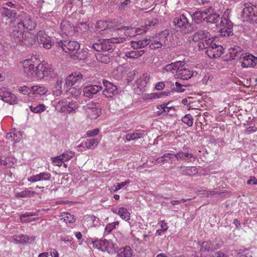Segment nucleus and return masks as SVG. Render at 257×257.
Returning a JSON list of instances; mask_svg holds the SVG:
<instances>
[{
    "instance_id": "nucleus-1",
    "label": "nucleus",
    "mask_w": 257,
    "mask_h": 257,
    "mask_svg": "<svg viewBox=\"0 0 257 257\" xmlns=\"http://www.w3.org/2000/svg\"><path fill=\"white\" fill-rule=\"evenodd\" d=\"M207 16L206 22L215 24L217 27L221 28L220 33L224 36H229L233 35V25L229 19L230 11L226 10L222 17L212 7L207 8Z\"/></svg>"
},
{
    "instance_id": "nucleus-2",
    "label": "nucleus",
    "mask_w": 257,
    "mask_h": 257,
    "mask_svg": "<svg viewBox=\"0 0 257 257\" xmlns=\"http://www.w3.org/2000/svg\"><path fill=\"white\" fill-rule=\"evenodd\" d=\"M192 40L198 42L199 50H203L205 46H209L212 39L207 30H199L193 35Z\"/></svg>"
},
{
    "instance_id": "nucleus-3",
    "label": "nucleus",
    "mask_w": 257,
    "mask_h": 257,
    "mask_svg": "<svg viewBox=\"0 0 257 257\" xmlns=\"http://www.w3.org/2000/svg\"><path fill=\"white\" fill-rule=\"evenodd\" d=\"M93 246L102 251L107 252L109 254L116 252L117 246L106 239H96L92 241Z\"/></svg>"
},
{
    "instance_id": "nucleus-4",
    "label": "nucleus",
    "mask_w": 257,
    "mask_h": 257,
    "mask_svg": "<svg viewBox=\"0 0 257 257\" xmlns=\"http://www.w3.org/2000/svg\"><path fill=\"white\" fill-rule=\"evenodd\" d=\"M170 35L169 30H165L161 33L157 34L151 40V44L150 48L152 49L160 48L162 47H165L167 45L168 37Z\"/></svg>"
},
{
    "instance_id": "nucleus-5",
    "label": "nucleus",
    "mask_w": 257,
    "mask_h": 257,
    "mask_svg": "<svg viewBox=\"0 0 257 257\" xmlns=\"http://www.w3.org/2000/svg\"><path fill=\"white\" fill-rule=\"evenodd\" d=\"M241 17L246 21L257 23V7L250 4H245Z\"/></svg>"
},
{
    "instance_id": "nucleus-6",
    "label": "nucleus",
    "mask_w": 257,
    "mask_h": 257,
    "mask_svg": "<svg viewBox=\"0 0 257 257\" xmlns=\"http://www.w3.org/2000/svg\"><path fill=\"white\" fill-rule=\"evenodd\" d=\"M37 61L36 58L26 59L22 62L23 72L25 76L29 78H34L36 75Z\"/></svg>"
},
{
    "instance_id": "nucleus-7",
    "label": "nucleus",
    "mask_w": 257,
    "mask_h": 257,
    "mask_svg": "<svg viewBox=\"0 0 257 257\" xmlns=\"http://www.w3.org/2000/svg\"><path fill=\"white\" fill-rule=\"evenodd\" d=\"M108 39L103 41L99 40L98 42L92 44L90 48L98 52H111L115 48V45Z\"/></svg>"
},
{
    "instance_id": "nucleus-8",
    "label": "nucleus",
    "mask_w": 257,
    "mask_h": 257,
    "mask_svg": "<svg viewBox=\"0 0 257 257\" xmlns=\"http://www.w3.org/2000/svg\"><path fill=\"white\" fill-rule=\"evenodd\" d=\"M57 44L63 51L69 53L70 55L80 48V44L75 41L63 40L57 41Z\"/></svg>"
},
{
    "instance_id": "nucleus-9",
    "label": "nucleus",
    "mask_w": 257,
    "mask_h": 257,
    "mask_svg": "<svg viewBox=\"0 0 257 257\" xmlns=\"http://www.w3.org/2000/svg\"><path fill=\"white\" fill-rule=\"evenodd\" d=\"M16 25H17V28L23 31L25 29L32 31L36 27L34 20L25 13L21 15V21L17 22Z\"/></svg>"
},
{
    "instance_id": "nucleus-10",
    "label": "nucleus",
    "mask_w": 257,
    "mask_h": 257,
    "mask_svg": "<svg viewBox=\"0 0 257 257\" xmlns=\"http://www.w3.org/2000/svg\"><path fill=\"white\" fill-rule=\"evenodd\" d=\"M209 46H205L204 49H206V54L210 58H215L219 57L223 53V48L220 45H217L211 40Z\"/></svg>"
},
{
    "instance_id": "nucleus-11",
    "label": "nucleus",
    "mask_w": 257,
    "mask_h": 257,
    "mask_svg": "<svg viewBox=\"0 0 257 257\" xmlns=\"http://www.w3.org/2000/svg\"><path fill=\"white\" fill-rule=\"evenodd\" d=\"M109 30V32H110L109 34V36H107L109 40H110V42H112L114 44L115 43H122L125 40V38L124 37V34L123 33V29L122 27L120 28H114V26Z\"/></svg>"
},
{
    "instance_id": "nucleus-12",
    "label": "nucleus",
    "mask_w": 257,
    "mask_h": 257,
    "mask_svg": "<svg viewBox=\"0 0 257 257\" xmlns=\"http://www.w3.org/2000/svg\"><path fill=\"white\" fill-rule=\"evenodd\" d=\"M82 75L80 72L72 73L65 79V84L66 86L71 87L75 86L76 87L82 82Z\"/></svg>"
},
{
    "instance_id": "nucleus-13",
    "label": "nucleus",
    "mask_w": 257,
    "mask_h": 257,
    "mask_svg": "<svg viewBox=\"0 0 257 257\" xmlns=\"http://www.w3.org/2000/svg\"><path fill=\"white\" fill-rule=\"evenodd\" d=\"M103 84L105 87L103 91V95L106 98H112L118 93L116 86L113 85L111 82L106 80H103Z\"/></svg>"
},
{
    "instance_id": "nucleus-14",
    "label": "nucleus",
    "mask_w": 257,
    "mask_h": 257,
    "mask_svg": "<svg viewBox=\"0 0 257 257\" xmlns=\"http://www.w3.org/2000/svg\"><path fill=\"white\" fill-rule=\"evenodd\" d=\"M36 38L38 43L42 44L44 48L48 49L51 48V39L44 31H39L36 34Z\"/></svg>"
},
{
    "instance_id": "nucleus-15",
    "label": "nucleus",
    "mask_w": 257,
    "mask_h": 257,
    "mask_svg": "<svg viewBox=\"0 0 257 257\" xmlns=\"http://www.w3.org/2000/svg\"><path fill=\"white\" fill-rule=\"evenodd\" d=\"M24 31L17 28V25H15L10 37L12 42L17 44L22 45L24 41Z\"/></svg>"
},
{
    "instance_id": "nucleus-16",
    "label": "nucleus",
    "mask_w": 257,
    "mask_h": 257,
    "mask_svg": "<svg viewBox=\"0 0 257 257\" xmlns=\"http://www.w3.org/2000/svg\"><path fill=\"white\" fill-rule=\"evenodd\" d=\"M0 97L2 99L10 104H15L17 103V99L16 95L11 93L5 87L0 89Z\"/></svg>"
},
{
    "instance_id": "nucleus-17",
    "label": "nucleus",
    "mask_w": 257,
    "mask_h": 257,
    "mask_svg": "<svg viewBox=\"0 0 257 257\" xmlns=\"http://www.w3.org/2000/svg\"><path fill=\"white\" fill-rule=\"evenodd\" d=\"M240 61L243 68L253 67L257 64V57L252 55L243 54L241 60Z\"/></svg>"
},
{
    "instance_id": "nucleus-18",
    "label": "nucleus",
    "mask_w": 257,
    "mask_h": 257,
    "mask_svg": "<svg viewBox=\"0 0 257 257\" xmlns=\"http://www.w3.org/2000/svg\"><path fill=\"white\" fill-rule=\"evenodd\" d=\"M193 76V72L190 69L185 68L184 65H181L179 66L177 74H175L176 78L182 80H187Z\"/></svg>"
},
{
    "instance_id": "nucleus-19",
    "label": "nucleus",
    "mask_w": 257,
    "mask_h": 257,
    "mask_svg": "<svg viewBox=\"0 0 257 257\" xmlns=\"http://www.w3.org/2000/svg\"><path fill=\"white\" fill-rule=\"evenodd\" d=\"M197 158L196 155L189 151H179L176 153V159L178 160L185 161L188 162H193Z\"/></svg>"
},
{
    "instance_id": "nucleus-20",
    "label": "nucleus",
    "mask_w": 257,
    "mask_h": 257,
    "mask_svg": "<svg viewBox=\"0 0 257 257\" xmlns=\"http://www.w3.org/2000/svg\"><path fill=\"white\" fill-rule=\"evenodd\" d=\"M102 89L101 86L93 85L84 87L83 89L84 95L88 98H92L94 94Z\"/></svg>"
},
{
    "instance_id": "nucleus-21",
    "label": "nucleus",
    "mask_w": 257,
    "mask_h": 257,
    "mask_svg": "<svg viewBox=\"0 0 257 257\" xmlns=\"http://www.w3.org/2000/svg\"><path fill=\"white\" fill-rule=\"evenodd\" d=\"M40 68L41 69H43V73H40L39 74L40 79H43L45 77H52L54 76V70L52 65L46 63H44V65H42L41 67H40Z\"/></svg>"
},
{
    "instance_id": "nucleus-22",
    "label": "nucleus",
    "mask_w": 257,
    "mask_h": 257,
    "mask_svg": "<svg viewBox=\"0 0 257 257\" xmlns=\"http://www.w3.org/2000/svg\"><path fill=\"white\" fill-rule=\"evenodd\" d=\"M173 23L175 26L178 28H187V26H190L188 19L184 15H181L175 18L173 20Z\"/></svg>"
},
{
    "instance_id": "nucleus-23",
    "label": "nucleus",
    "mask_w": 257,
    "mask_h": 257,
    "mask_svg": "<svg viewBox=\"0 0 257 257\" xmlns=\"http://www.w3.org/2000/svg\"><path fill=\"white\" fill-rule=\"evenodd\" d=\"M51 177V175L47 172H41L39 174L32 176L28 179L30 182H36L41 181H49Z\"/></svg>"
},
{
    "instance_id": "nucleus-24",
    "label": "nucleus",
    "mask_w": 257,
    "mask_h": 257,
    "mask_svg": "<svg viewBox=\"0 0 257 257\" xmlns=\"http://www.w3.org/2000/svg\"><path fill=\"white\" fill-rule=\"evenodd\" d=\"M207 8L195 12L192 16V19L196 23L199 24L202 22H206L207 16Z\"/></svg>"
},
{
    "instance_id": "nucleus-25",
    "label": "nucleus",
    "mask_w": 257,
    "mask_h": 257,
    "mask_svg": "<svg viewBox=\"0 0 257 257\" xmlns=\"http://www.w3.org/2000/svg\"><path fill=\"white\" fill-rule=\"evenodd\" d=\"M229 56L232 59H237L241 60L242 57L243 55L242 49L237 46H235L229 49Z\"/></svg>"
},
{
    "instance_id": "nucleus-26",
    "label": "nucleus",
    "mask_w": 257,
    "mask_h": 257,
    "mask_svg": "<svg viewBox=\"0 0 257 257\" xmlns=\"http://www.w3.org/2000/svg\"><path fill=\"white\" fill-rule=\"evenodd\" d=\"M113 27V23L111 22L99 21L97 23L96 31L97 33L106 30L109 31Z\"/></svg>"
},
{
    "instance_id": "nucleus-27",
    "label": "nucleus",
    "mask_w": 257,
    "mask_h": 257,
    "mask_svg": "<svg viewBox=\"0 0 257 257\" xmlns=\"http://www.w3.org/2000/svg\"><path fill=\"white\" fill-rule=\"evenodd\" d=\"M175 158L176 159V153H165L161 157L158 158L156 159V161L158 163H168L172 164L175 161Z\"/></svg>"
},
{
    "instance_id": "nucleus-28",
    "label": "nucleus",
    "mask_w": 257,
    "mask_h": 257,
    "mask_svg": "<svg viewBox=\"0 0 257 257\" xmlns=\"http://www.w3.org/2000/svg\"><path fill=\"white\" fill-rule=\"evenodd\" d=\"M118 257H137L133 253V250L129 246L120 248L117 253Z\"/></svg>"
},
{
    "instance_id": "nucleus-29",
    "label": "nucleus",
    "mask_w": 257,
    "mask_h": 257,
    "mask_svg": "<svg viewBox=\"0 0 257 257\" xmlns=\"http://www.w3.org/2000/svg\"><path fill=\"white\" fill-rule=\"evenodd\" d=\"M145 136V133L143 130H137L133 133L128 134L124 136V138L127 141H130L132 140H137L141 138H143Z\"/></svg>"
},
{
    "instance_id": "nucleus-30",
    "label": "nucleus",
    "mask_w": 257,
    "mask_h": 257,
    "mask_svg": "<svg viewBox=\"0 0 257 257\" xmlns=\"http://www.w3.org/2000/svg\"><path fill=\"white\" fill-rule=\"evenodd\" d=\"M182 65L181 61H177L174 63H171L170 64L166 65L164 68V70L167 72H170L172 74L175 73L177 74L178 70L179 69V66Z\"/></svg>"
},
{
    "instance_id": "nucleus-31",
    "label": "nucleus",
    "mask_w": 257,
    "mask_h": 257,
    "mask_svg": "<svg viewBox=\"0 0 257 257\" xmlns=\"http://www.w3.org/2000/svg\"><path fill=\"white\" fill-rule=\"evenodd\" d=\"M62 32L66 35L72 36L74 33V29L67 21H63L60 24Z\"/></svg>"
},
{
    "instance_id": "nucleus-32",
    "label": "nucleus",
    "mask_w": 257,
    "mask_h": 257,
    "mask_svg": "<svg viewBox=\"0 0 257 257\" xmlns=\"http://www.w3.org/2000/svg\"><path fill=\"white\" fill-rule=\"evenodd\" d=\"M31 94L36 96H41L45 94L47 92V89L41 85H34L31 87Z\"/></svg>"
},
{
    "instance_id": "nucleus-33",
    "label": "nucleus",
    "mask_w": 257,
    "mask_h": 257,
    "mask_svg": "<svg viewBox=\"0 0 257 257\" xmlns=\"http://www.w3.org/2000/svg\"><path fill=\"white\" fill-rule=\"evenodd\" d=\"M0 12L3 17H7L9 19L15 18L17 14L16 10H11L6 7L0 9Z\"/></svg>"
},
{
    "instance_id": "nucleus-34",
    "label": "nucleus",
    "mask_w": 257,
    "mask_h": 257,
    "mask_svg": "<svg viewBox=\"0 0 257 257\" xmlns=\"http://www.w3.org/2000/svg\"><path fill=\"white\" fill-rule=\"evenodd\" d=\"M88 55V52L84 49L79 48L73 54H71V57L78 60H85Z\"/></svg>"
},
{
    "instance_id": "nucleus-35",
    "label": "nucleus",
    "mask_w": 257,
    "mask_h": 257,
    "mask_svg": "<svg viewBox=\"0 0 257 257\" xmlns=\"http://www.w3.org/2000/svg\"><path fill=\"white\" fill-rule=\"evenodd\" d=\"M149 40L147 39L140 40L138 41H132V47L135 50H141V49L145 47L149 44Z\"/></svg>"
},
{
    "instance_id": "nucleus-36",
    "label": "nucleus",
    "mask_w": 257,
    "mask_h": 257,
    "mask_svg": "<svg viewBox=\"0 0 257 257\" xmlns=\"http://www.w3.org/2000/svg\"><path fill=\"white\" fill-rule=\"evenodd\" d=\"M145 51L144 50H136L135 51L125 52V56L128 58L137 59L141 56Z\"/></svg>"
},
{
    "instance_id": "nucleus-37",
    "label": "nucleus",
    "mask_w": 257,
    "mask_h": 257,
    "mask_svg": "<svg viewBox=\"0 0 257 257\" xmlns=\"http://www.w3.org/2000/svg\"><path fill=\"white\" fill-rule=\"evenodd\" d=\"M98 144L97 139H87L84 142L83 146L87 149H94Z\"/></svg>"
},
{
    "instance_id": "nucleus-38",
    "label": "nucleus",
    "mask_w": 257,
    "mask_h": 257,
    "mask_svg": "<svg viewBox=\"0 0 257 257\" xmlns=\"http://www.w3.org/2000/svg\"><path fill=\"white\" fill-rule=\"evenodd\" d=\"M55 106L56 109L61 112H66L67 110H68V109H66L67 100H59L56 102Z\"/></svg>"
},
{
    "instance_id": "nucleus-39",
    "label": "nucleus",
    "mask_w": 257,
    "mask_h": 257,
    "mask_svg": "<svg viewBox=\"0 0 257 257\" xmlns=\"http://www.w3.org/2000/svg\"><path fill=\"white\" fill-rule=\"evenodd\" d=\"M118 214L124 220H128L130 219V213L127 209L124 207H120L118 209Z\"/></svg>"
},
{
    "instance_id": "nucleus-40",
    "label": "nucleus",
    "mask_w": 257,
    "mask_h": 257,
    "mask_svg": "<svg viewBox=\"0 0 257 257\" xmlns=\"http://www.w3.org/2000/svg\"><path fill=\"white\" fill-rule=\"evenodd\" d=\"M67 110L66 113H71L72 112H75L76 110L78 107V103L76 101H68L67 100V106H66Z\"/></svg>"
},
{
    "instance_id": "nucleus-41",
    "label": "nucleus",
    "mask_w": 257,
    "mask_h": 257,
    "mask_svg": "<svg viewBox=\"0 0 257 257\" xmlns=\"http://www.w3.org/2000/svg\"><path fill=\"white\" fill-rule=\"evenodd\" d=\"M88 116L90 119H96L101 113V109L98 107L92 109V110L87 111Z\"/></svg>"
},
{
    "instance_id": "nucleus-42",
    "label": "nucleus",
    "mask_w": 257,
    "mask_h": 257,
    "mask_svg": "<svg viewBox=\"0 0 257 257\" xmlns=\"http://www.w3.org/2000/svg\"><path fill=\"white\" fill-rule=\"evenodd\" d=\"M123 33L124 36L127 37H134L136 36V30L135 28H130L128 27H122Z\"/></svg>"
},
{
    "instance_id": "nucleus-43",
    "label": "nucleus",
    "mask_w": 257,
    "mask_h": 257,
    "mask_svg": "<svg viewBox=\"0 0 257 257\" xmlns=\"http://www.w3.org/2000/svg\"><path fill=\"white\" fill-rule=\"evenodd\" d=\"M36 194L37 193L35 191L25 190L20 192L17 193L16 194V196L22 198L31 197Z\"/></svg>"
},
{
    "instance_id": "nucleus-44",
    "label": "nucleus",
    "mask_w": 257,
    "mask_h": 257,
    "mask_svg": "<svg viewBox=\"0 0 257 257\" xmlns=\"http://www.w3.org/2000/svg\"><path fill=\"white\" fill-rule=\"evenodd\" d=\"M96 59L101 63L107 64L110 62V58L108 55L102 53H98L96 55Z\"/></svg>"
},
{
    "instance_id": "nucleus-45",
    "label": "nucleus",
    "mask_w": 257,
    "mask_h": 257,
    "mask_svg": "<svg viewBox=\"0 0 257 257\" xmlns=\"http://www.w3.org/2000/svg\"><path fill=\"white\" fill-rule=\"evenodd\" d=\"M30 110L35 113H41L46 109V106L43 104H39L37 106L31 105Z\"/></svg>"
},
{
    "instance_id": "nucleus-46",
    "label": "nucleus",
    "mask_w": 257,
    "mask_h": 257,
    "mask_svg": "<svg viewBox=\"0 0 257 257\" xmlns=\"http://www.w3.org/2000/svg\"><path fill=\"white\" fill-rule=\"evenodd\" d=\"M26 37H27V39L24 38V41L22 43V44H24L25 45H33L35 43L36 37L34 35H32L31 33H28L27 35H26Z\"/></svg>"
},
{
    "instance_id": "nucleus-47",
    "label": "nucleus",
    "mask_w": 257,
    "mask_h": 257,
    "mask_svg": "<svg viewBox=\"0 0 257 257\" xmlns=\"http://www.w3.org/2000/svg\"><path fill=\"white\" fill-rule=\"evenodd\" d=\"M35 214L33 212H26L20 216V219L22 222H29L34 221L35 219H30L29 218H26L35 215Z\"/></svg>"
},
{
    "instance_id": "nucleus-48",
    "label": "nucleus",
    "mask_w": 257,
    "mask_h": 257,
    "mask_svg": "<svg viewBox=\"0 0 257 257\" xmlns=\"http://www.w3.org/2000/svg\"><path fill=\"white\" fill-rule=\"evenodd\" d=\"M193 117L190 114H187L182 118V121L188 126L193 125Z\"/></svg>"
},
{
    "instance_id": "nucleus-49",
    "label": "nucleus",
    "mask_w": 257,
    "mask_h": 257,
    "mask_svg": "<svg viewBox=\"0 0 257 257\" xmlns=\"http://www.w3.org/2000/svg\"><path fill=\"white\" fill-rule=\"evenodd\" d=\"M74 155L75 153L72 151H66L61 155L64 162L70 160Z\"/></svg>"
},
{
    "instance_id": "nucleus-50",
    "label": "nucleus",
    "mask_w": 257,
    "mask_h": 257,
    "mask_svg": "<svg viewBox=\"0 0 257 257\" xmlns=\"http://www.w3.org/2000/svg\"><path fill=\"white\" fill-rule=\"evenodd\" d=\"M29 239V237L27 235L24 234L16 235L15 236V240L21 243H24L28 242Z\"/></svg>"
},
{
    "instance_id": "nucleus-51",
    "label": "nucleus",
    "mask_w": 257,
    "mask_h": 257,
    "mask_svg": "<svg viewBox=\"0 0 257 257\" xmlns=\"http://www.w3.org/2000/svg\"><path fill=\"white\" fill-rule=\"evenodd\" d=\"M52 162L55 165L60 167L62 166L64 161L62 160V157L60 155L59 156L53 158Z\"/></svg>"
},
{
    "instance_id": "nucleus-52",
    "label": "nucleus",
    "mask_w": 257,
    "mask_h": 257,
    "mask_svg": "<svg viewBox=\"0 0 257 257\" xmlns=\"http://www.w3.org/2000/svg\"><path fill=\"white\" fill-rule=\"evenodd\" d=\"M44 63H40L39 61H37V64L36 66V69H35L36 71V75H35V77H36L38 79H40V75L39 74L41 73H43V69H41L40 67H41L42 65H44Z\"/></svg>"
},
{
    "instance_id": "nucleus-53",
    "label": "nucleus",
    "mask_w": 257,
    "mask_h": 257,
    "mask_svg": "<svg viewBox=\"0 0 257 257\" xmlns=\"http://www.w3.org/2000/svg\"><path fill=\"white\" fill-rule=\"evenodd\" d=\"M18 91L24 95H28L31 93V87L29 88L26 86L19 87Z\"/></svg>"
},
{
    "instance_id": "nucleus-54",
    "label": "nucleus",
    "mask_w": 257,
    "mask_h": 257,
    "mask_svg": "<svg viewBox=\"0 0 257 257\" xmlns=\"http://www.w3.org/2000/svg\"><path fill=\"white\" fill-rule=\"evenodd\" d=\"M13 141L16 143L19 142L22 136L21 132L15 130L14 132H13Z\"/></svg>"
},
{
    "instance_id": "nucleus-55",
    "label": "nucleus",
    "mask_w": 257,
    "mask_h": 257,
    "mask_svg": "<svg viewBox=\"0 0 257 257\" xmlns=\"http://www.w3.org/2000/svg\"><path fill=\"white\" fill-rule=\"evenodd\" d=\"M70 93H71L74 96L77 97L81 93V89L80 88H76V86L71 87L69 89Z\"/></svg>"
},
{
    "instance_id": "nucleus-56",
    "label": "nucleus",
    "mask_w": 257,
    "mask_h": 257,
    "mask_svg": "<svg viewBox=\"0 0 257 257\" xmlns=\"http://www.w3.org/2000/svg\"><path fill=\"white\" fill-rule=\"evenodd\" d=\"M158 24V20L156 19H153L151 21H150L148 22V24L147 25H146V26H145V28H146V29L148 31V30H149V29L154 27L156 25H157Z\"/></svg>"
},
{
    "instance_id": "nucleus-57",
    "label": "nucleus",
    "mask_w": 257,
    "mask_h": 257,
    "mask_svg": "<svg viewBox=\"0 0 257 257\" xmlns=\"http://www.w3.org/2000/svg\"><path fill=\"white\" fill-rule=\"evenodd\" d=\"M84 108L87 111L92 110V109L98 107V103L93 102L92 101L88 103L86 105H85Z\"/></svg>"
},
{
    "instance_id": "nucleus-58",
    "label": "nucleus",
    "mask_w": 257,
    "mask_h": 257,
    "mask_svg": "<svg viewBox=\"0 0 257 257\" xmlns=\"http://www.w3.org/2000/svg\"><path fill=\"white\" fill-rule=\"evenodd\" d=\"M186 170L187 171V173L189 175H194L197 173V169L195 167H187Z\"/></svg>"
},
{
    "instance_id": "nucleus-59",
    "label": "nucleus",
    "mask_w": 257,
    "mask_h": 257,
    "mask_svg": "<svg viewBox=\"0 0 257 257\" xmlns=\"http://www.w3.org/2000/svg\"><path fill=\"white\" fill-rule=\"evenodd\" d=\"M73 239V238L71 236L67 235H61L60 237V240L66 243L70 242Z\"/></svg>"
},
{
    "instance_id": "nucleus-60",
    "label": "nucleus",
    "mask_w": 257,
    "mask_h": 257,
    "mask_svg": "<svg viewBox=\"0 0 257 257\" xmlns=\"http://www.w3.org/2000/svg\"><path fill=\"white\" fill-rule=\"evenodd\" d=\"M210 243L207 242H203L201 247V250L202 251H209L212 248L210 246Z\"/></svg>"
},
{
    "instance_id": "nucleus-61",
    "label": "nucleus",
    "mask_w": 257,
    "mask_h": 257,
    "mask_svg": "<svg viewBox=\"0 0 257 257\" xmlns=\"http://www.w3.org/2000/svg\"><path fill=\"white\" fill-rule=\"evenodd\" d=\"M62 216H63L64 220L66 223H71L73 222V217L70 214L68 213H64V214Z\"/></svg>"
},
{
    "instance_id": "nucleus-62",
    "label": "nucleus",
    "mask_w": 257,
    "mask_h": 257,
    "mask_svg": "<svg viewBox=\"0 0 257 257\" xmlns=\"http://www.w3.org/2000/svg\"><path fill=\"white\" fill-rule=\"evenodd\" d=\"M115 228V224L114 223L108 224L105 228L104 233L108 234Z\"/></svg>"
},
{
    "instance_id": "nucleus-63",
    "label": "nucleus",
    "mask_w": 257,
    "mask_h": 257,
    "mask_svg": "<svg viewBox=\"0 0 257 257\" xmlns=\"http://www.w3.org/2000/svg\"><path fill=\"white\" fill-rule=\"evenodd\" d=\"M130 181L128 180L125 181V182H121L120 183H117L115 186V188L113 189L114 191H117L120 189L122 187L126 185L127 183H130Z\"/></svg>"
},
{
    "instance_id": "nucleus-64",
    "label": "nucleus",
    "mask_w": 257,
    "mask_h": 257,
    "mask_svg": "<svg viewBox=\"0 0 257 257\" xmlns=\"http://www.w3.org/2000/svg\"><path fill=\"white\" fill-rule=\"evenodd\" d=\"M99 133V130L97 128L94 129L91 131H89L86 133V136L87 137H93L97 135Z\"/></svg>"
}]
</instances>
